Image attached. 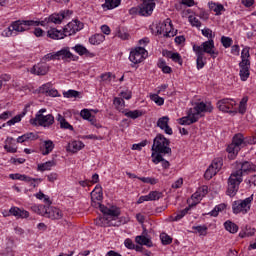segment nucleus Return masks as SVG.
Masks as SVG:
<instances>
[{"label": "nucleus", "instance_id": "f257e3e1", "mask_svg": "<svg viewBox=\"0 0 256 256\" xmlns=\"http://www.w3.org/2000/svg\"><path fill=\"white\" fill-rule=\"evenodd\" d=\"M91 205L92 207H95V209H100L101 213L104 215V217L99 218L96 222L97 225H109V222L105 221H113L121 215V210L117 206L107 208L105 205L101 204V202H97L96 200H92Z\"/></svg>", "mask_w": 256, "mask_h": 256}, {"label": "nucleus", "instance_id": "f03ea898", "mask_svg": "<svg viewBox=\"0 0 256 256\" xmlns=\"http://www.w3.org/2000/svg\"><path fill=\"white\" fill-rule=\"evenodd\" d=\"M170 143L169 139L165 138V135L157 134L153 140L152 153H155V155H171Z\"/></svg>", "mask_w": 256, "mask_h": 256}, {"label": "nucleus", "instance_id": "7ed1b4c3", "mask_svg": "<svg viewBox=\"0 0 256 256\" xmlns=\"http://www.w3.org/2000/svg\"><path fill=\"white\" fill-rule=\"evenodd\" d=\"M250 57L251 54L249 53V47L243 48L241 52V61L239 63V76L241 81H247L249 79V75H251V60H249Z\"/></svg>", "mask_w": 256, "mask_h": 256}, {"label": "nucleus", "instance_id": "20e7f679", "mask_svg": "<svg viewBox=\"0 0 256 256\" xmlns=\"http://www.w3.org/2000/svg\"><path fill=\"white\" fill-rule=\"evenodd\" d=\"M247 143H251V142L247 141L243 137V134H236L232 139V143L227 147V153H229V158L235 159L239 151H241V147H245Z\"/></svg>", "mask_w": 256, "mask_h": 256}, {"label": "nucleus", "instance_id": "39448f33", "mask_svg": "<svg viewBox=\"0 0 256 256\" xmlns=\"http://www.w3.org/2000/svg\"><path fill=\"white\" fill-rule=\"evenodd\" d=\"M243 183V176L241 175V171H233L228 178V188L227 195L229 197H235L237 195V191H239V186Z\"/></svg>", "mask_w": 256, "mask_h": 256}, {"label": "nucleus", "instance_id": "423d86ee", "mask_svg": "<svg viewBox=\"0 0 256 256\" xmlns=\"http://www.w3.org/2000/svg\"><path fill=\"white\" fill-rule=\"evenodd\" d=\"M251 203H253V194L244 199V200H236L232 204V210L235 215H239V213H242V215H247L248 211H251Z\"/></svg>", "mask_w": 256, "mask_h": 256}, {"label": "nucleus", "instance_id": "0eeeda50", "mask_svg": "<svg viewBox=\"0 0 256 256\" xmlns=\"http://www.w3.org/2000/svg\"><path fill=\"white\" fill-rule=\"evenodd\" d=\"M31 125H39L40 127H51L55 123V117L52 114L35 115L34 119L30 120Z\"/></svg>", "mask_w": 256, "mask_h": 256}, {"label": "nucleus", "instance_id": "6e6552de", "mask_svg": "<svg viewBox=\"0 0 256 256\" xmlns=\"http://www.w3.org/2000/svg\"><path fill=\"white\" fill-rule=\"evenodd\" d=\"M235 105H237V102L229 98H224L217 102V107L222 113H232L233 115H237V110H232Z\"/></svg>", "mask_w": 256, "mask_h": 256}, {"label": "nucleus", "instance_id": "1a4fd4ad", "mask_svg": "<svg viewBox=\"0 0 256 256\" xmlns=\"http://www.w3.org/2000/svg\"><path fill=\"white\" fill-rule=\"evenodd\" d=\"M40 211L42 212L43 217H46L47 219H63V212L59 208L53 206H41Z\"/></svg>", "mask_w": 256, "mask_h": 256}, {"label": "nucleus", "instance_id": "9d476101", "mask_svg": "<svg viewBox=\"0 0 256 256\" xmlns=\"http://www.w3.org/2000/svg\"><path fill=\"white\" fill-rule=\"evenodd\" d=\"M147 55V50L144 47H137L130 52L129 60L134 65H137L145 60V56Z\"/></svg>", "mask_w": 256, "mask_h": 256}, {"label": "nucleus", "instance_id": "9b49d317", "mask_svg": "<svg viewBox=\"0 0 256 256\" xmlns=\"http://www.w3.org/2000/svg\"><path fill=\"white\" fill-rule=\"evenodd\" d=\"M155 9V0H142V3L139 5V15L141 17H149L153 14Z\"/></svg>", "mask_w": 256, "mask_h": 256}, {"label": "nucleus", "instance_id": "f8f14e48", "mask_svg": "<svg viewBox=\"0 0 256 256\" xmlns=\"http://www.w3.org/2000/svg\"><path fill=\"white\" fill-rule=\"evenodd\" d=\"M190 110H192V114L195 117H198L199 120L201 113H211L213 111V106L211 103L205 104V102H200L197 103L194 108H190Z\"/></svg>", "mask_w": 256, "mask_h": 256}, {"label": "nucleus", "instance_id": "ddd939ff", "mask_svg": "<svg viewBox=\"0 0 256 256\" xmlns=\"http://www.w3.org/2000/svg\"><path fill=\"white\" fill-rule=\"evenodd\" d=\"M158 33H160V35H163L164 37H175V35H177V30L173 29V23H171V19L168 18L161 25Z\"/></svg>", "mask_w": 256, "mask_h": 256}, {"label": "nucleus", "instance_id": "4468645a", "mask_svg": "<svg viewBox=\"0 0 256 256\" xmlns=\"http://www.w3.org/2000/svg\"><path fill=\"white\" fill-rule=\"evenodd\" d=\"M33 24L34 22H30V20H18L12 22L11 28L15 33H23L25 31H29L31 25Z\"/></svg>", "mask_w": 256, "mask_h": 256}, {"label": "nucleus", "instance_id": "2eb2a0df", "mask_svg": "<svg viewBox=\"0 0 256 256\" xmlns=\"http://www.w3.org/2000/svg\"><path fill=\"white\" fill-rule=\"evenodd\" d=\"M81 29H83V23L78 20H73L64 27L63 31L66 37H69L71 35H75V33H77V31H81Z\"/></svg>", "mask_w": 256, "mask_h": 256}, {"label": "nucleus", "instance_id": "dca6fc26", "mask_svg": "<svg viewBox=\"0 0 256 256\" xmlns=\"http://www.w3.org/2000/svg\"><path fill=\"white\" fill-rule=\"evenodd\" d=\"M200 47L204 54L208 53V55H211V57H213V59H215L217 57V55H219V52H215V50H214L215 49V41L213 39L203 42Z\"/></svg>", "mask_w": 256, "mask_h": 256}, {"label": "nucleus", "instance_id": "f3484780", "mask_svg": "<svg viewBox=\"0 0 256 256\" xmlns=\"http://www.w3.org/2000/svg\"><path fill=\"white\" fill-rule=\"evenodd\" d=\"M193 51L197 56L196 65L197 69H203L205 67V54L203 53V48L201 46L194 45Z\"/></svg>", "mask_w": 256, "mask_h": 256}, {"label": "nucleus", "instance_id": "a211bd4d", "mask_svg": "<svg viewBox=\"0 0 256 256\" xmlns=\"http://www.w3.org/2000/svg\"><path fill=\"white\" fill-rule=\"evenodd\" d=\"M157 127L164 131L166 135H173V129L169 127V116H163L158 119Z\"/></svg>", "mask_w": 256, "mask_h": 256}, {"label": "nucleus", "instance_id": "6ab92c4d", "mask_svg": "<svg viewBox=\"0 0 256 256\" xmlns=\"http://www.w3.org/2000/svg\"><path fill=\"white\" fill-rule=\"evenodd\" d=\"M30 73H32V75H45L49 73V64L39 62L31 68Z\"/></svg>", "mask_w": 256, "mask_h": 256}, {"label": "nucleus", "instance_id": "aec40b11", "mask_svg": "<svg viewBox=\"0 0 256 256\" xmlns=\"http://www.w3.org/2000/svg\"><path fill=\"white\" fill-rule=\"evenodd\" d=\"M207 193H209V187L204 185L198 188V190L191 197L194 201V203H192V206L195 207V205H197V203H199V201H201V199H203V197H205Z\"/></svg>", "mask_w": 256, "mask_h": 256}, {"label": "nucleus", "instance_id": "412c9836", "mask_svg": "<svg viewBox=\"0 0 256 256\" xmlns=\"http://www.w3.org/2000/svg\"><path fill=\"white\" fill-rule=\"evenodd\" d=\"M237 169L236 171H240L241 172V176L243 177V173H251V172H256V165L249 162V161H244V162H240L237 165Z\"/></svg>", "mask_w": 256, "mask_h": 256}, {"label": "nucleus", "instance_id": "4be33fe9", "mask_svg": "<svg viewBox=\"0 0 256 256\" xmlns=\"http://www.w3.org/2000/svg\"><path fill=\"white\" fill-rule=\"evenodd\" d=\"M198 121V117L193 115V110H188L187 116L180 118L178 123L180 125H193V123H197Z\"/></svg>", "mask_w": 256, "mask_h": 256}, {"label": "nucleus", "instance_id": "5701e85b", "mask_svg": "<svg viewBox=\"0 0 256 256\" xmlns=\"http://www.w3.org/2000/svg\"><path fill=\"white\" fill-rule=\"evenodd\" d=\"M10 215L16 217V219H27L29 217V212L27 210H23L19 207H11L9 209Z\"/></svg>", "mask_w": 256, "mask_h": 256}, {"label": "nucleus", "instance_id": "b1692460", "mask_svg": "<svg viewBox=\"0 0 256 256\" xmlns=\"http://www.w3.org/2000/svg\"><path fill=\"white\" fill-rule=\"evenodd\" d=\"M164 154H155L152 153L151 157H152V163H154L155 165H159V163H162V167L163 169H169V167L171 166V164L169 163V161L165 160L163 158Z\"/></svg>", "mask_w": 256, "mask_h": 256}, {"label": "nucleus", "instance_id": "393cba45", "mask_svg": "<svg viewBox=\"0 0 256 256\" xmlns=\"http://www.w3.org/2000/svg\"><path fill=\"white\" fill-rule=\"evenodd\" d=\"M56 55L59 60L67 61V59H73L74 55L71 53V48L69 47H64L61 50L56 52Z\"/></svg>", "mask_w": 256, "mask_h": 256}, {"label": "nucleus", "instance_id": "a878e982", "mask_svg": "<svg viewBox=\"0 0 256 256\" xmlns=\"http://www.w3.org/2000/svg\"><path fill=\"white\" fill-rule=\"evenodd\" d=\"M47 37H49L50 39L59 40V39H65V37L67 36L64 30L61 31L56 28H51L50 30L47 31Z\"/></svg>", "mask_w": 256, "mask_h": 256}, {"label": "nucleus", "instance_id": "bb28decb", "mask_svg": "<svg viewBox=\"0 0 256 256\" xmlns=\"http://www.w3.org/2000/svg\"><path fill=\"white\" fill-rule=\"evenodd\" d=\"M85 147V144L79 140L72 141L68 144V151L70 153H78V151H81Z\"/></svg>", "mask_w": 256, "mask_h": 256}, {"label": "nucleus", "instance_id": "cd10ccee", "mask_svg": "<svg viewBox=\"0 0 256 256\" xmlns=\"http://www.w3.org/2000/svg\"><path fill=\"white\" fill-rule=\"evenodd\" d=\"M63 19H65V13L52 14L48 18H45V21H47V23H55V25H60V23L63 22Z\"/></svg>", "mask_w": 256, "mask_h": 256}, {"label": "nucleus", "instance_id": "c85d7f7f", "mask_svg": "<svg viewBox=\"0 0 256 256\" xmlns=\"http://www.w3.org/2000/svg\"><path fill=\"white\" fill-rule=\"evenodd\" d=\"M72 49H74V51H76L78 55H86V57H95V54L89 52V50H87L85 46L81 44L75 45L74 47H72Z\"/></svg>", "mask_w": 256, "mask_h": 256}, {"label": "nucleus", "instance_id": "c756f323", "mask_svg": "<svg viewBox=\"0 0 256 256\" xmlns=\"http://www.w3.org/2000/svg\"><path fill=\"white\" fill-rule=\"evenodd\" d=\"M36 139H38V136L35 135V133L33 132H29L23 134L22 136H19L17 138V143H25V141H35Z\"/></svg>", "mask_w": 256, "mask_h": 256}, {"label": "nucleus", "instance_id": "7c9ffc66", "mask_svg": "<svg viewBox=\"0 0 256 256\" xmlns=\"http://www.w3.org/2000/svg\"><path fill=\"white\" fill-rule=\"evenodd\" d=\"M136 243H138V245H145L146 247H153V242L151 241V239L147 238L146 236H136L135 238Z\"/></svg>", "mask_w": 256, "mask_h": 256}, {"label": "nucleus", "instance_id": "2f4dec72", "mask_svg": "<svg viewBox=\"0 0 256 256\" xmlns=\"http://www.w3.org/2000/svg\"><path fill=\"white\" fill-rule=\"evenodd\" d=\"M121 5V0H105V3L102 4L103 9H115Z\"/></svg>", "mask_w": 256, "mask_h": 256}, {"label": "nucleus", "instance_id": "473e14b6", "mask_svg": "<svg viewBox=\"0 0 256 256\" xmlns=\"http://www.w3.org/2000/svg\"><path fill=\"white\" fill-rule=\"evenodd\" d=\"M103 41H105V35L103 34H94L89 38V43H91V45H101Z\"/></svg>", "mask_w": 256, "mask_h": 256}, {"label": "nucleus", "instance_id": "72a5a7b5", "mask_svg": "<svg viewBox=\"0 0 256 256\" xmlns=\"http://www.w3.org/2000/svg\"><path fill=\"white\" fill-rule=\"evenodd\" d=\"M55 165H57V162H55V160L47 161L38 165V171H51V168L55 167Z\"/></svg>", "mask_w": 256, "mask_h": 256}, {"label": "nucleus", "instance_id": "f704fd0d", "mask_svg": "<svg viewBox=\"0 0 256 256\" xmlns=\"http://www.w3.org/2000/svg\"><path fill=\"white\" fill-rule=\"evenodd\" d=\"M44 149H42V155H49L55 149V144L51 140L44 141L43 145Z\"/></svg>", "mask_w": 256, "mask_h": 256}, {"label": "nucleus", "instance_id": "c9c22d12", "mask_svg": "<svg viewBox=\"0 0 256 256\" xmlns=\"http://www.w3.org/2000/svg\"><path fill=\"white\" fill-rule=\"evenodd\" d=\"M191 207H193L192 204H190L185 209L178 211L176 215L172 218V221H181V219H183L185 215L189 213V210L191 209Z\"/></svg>", "mask_w": 256, "mask_h": 256}, {"label": "nucleus", "instance_id": "e433bc0d", "mask_svg": "<svg viewBox=\"0 0 256 256\" xmlns=\"http://www.w3.org/2000/svg\"><path fill=\"white\" fill-rule=\"evenodd\" d=\"M224 227H225L226 231H228L229 233H232V234H235V233H237V231H239V226H237V224H235L229 220L224 223Z\"/></svg>", "mask_w": 256, "mask_h": 256}, {"label": "nucleus", "instance_id": "4c0bfd02", "mask_svg": "<svg viewBox=\"0 0 256 256\" xmlns=\"http://www.w3.org/2000/svg\"><path fill=\"white\" fill-rule=\"evenodd\" d=\"M125 117H129L130 119H139L143 115V112L139 110H133V111H124L123 112Z\"/></svg>", "mask_w": 256, "mask_h": 256}, {"label": "nucleus", "instance_id": "58836bf2", "mask_svg": "<svg viewBox=\"0 0 256 256\" xmlns=\"http://www.w3.org/2000/svg\"><path fill=\"white\" fill-rule=\"evenodd\" d=\"M209 8L211 9V11H214V13H216V15H221V12L224 9L222 4H217L215 2L209 3Z\"/></svg>", "mask_w": 256, "mask_h": 256}, {"label": "nucleus", "instance_id": "ea45409f", "mask_svg": "<svg viewBox=\"0 0 256 256\" xmlns=\"http://www.w3.org/2000/svg\"><path fill=\"white\" fill-rule=\"evenodd\" d=\"M210 167L214 168L217 172L221 171V167H223V159L215 158Z\"/></svg>", "mask_w": 256, "mask_h": 256}, {"label": "nucleus", "instance_id": "a19ab883", "mask_svg": "<svg viewBox=\"0 0 256 256\" xmlns=\"http://www.w3.org/2000/svg\"><path fill=\"white\" fill-rule=\"evenodd\" d=\"M226 207L227 206L225 204H219L215 206V208L209 213V215H211V217H217V215H219L221 211H224Z\"/></svg>", "mask_w": 256, "mask_h": 256}, {"label": "nucleus", "instance_id": "79ce46f5", "mask_svg": "<svg viewBox=\"0 0 256 256\" xmlns=\"http://www.w3.org/2000/svg\"><path fill=\"white\" fill-rule=\"evenodd\" d=\"M216 173H218L216 169L212 166H209L204 174V177L209 181V179H213V177H215Z\"/></svg>", "mask_w": 256, "mask_h": 256}, {"label": "nucleus", "instance_id": "37998d69", "mask_svg": "<svg viewBox=\"0 0 256 256\" xmlns=\"http://www.w3.org/2000/svg\"><path fill=\"white\" fill-rule=\"evenodd\" d=\"M221 43L225 49H229L233 45V39L231 37L222 36Z\"/></svg>", "mask_w": 256, "mask_h": 256}, {"label": "nucleus", "instance_id": "c03bdc74", "mask_svg": "<svg viewBox=\"0 0 256 256\" xmlns=\"http://www.w3.org/2000/svg\"><path fill=\"white\" fill-rule=\"evenodd\" d=\"M150 99L159 107H161V105L165 103V99H163V97L158 96L157 94H151Z\"/></svg>", "mask_w": 256, "mask_h": 256}, {"label": "nucleus", "instance_id": "a18cd8bd", "mask_svg": "<svg viewBox=\"0 0 256 256\" xmlns=\"http://www.w3.org/2000/svg\"><path fill=\"white\" fill-rule=\"evenodd\" d=\"M160 239H161L163 245H171V243H173V238H171V236L167 235V233H161Z\"/></svg>", "mask_w": 256, "mask_h": 256}, {"label": "nucleus", "instance_id": "49530a36", "mask_svg": "<svg viewBox=\"0 0 256 256\" xmlns=\"http://www.w3.org/2000/svg\"><path fill=\"white\" fill-rule=\"evenodd\" d=\"M161 197H163V194L157 191H152L148 194L149 201H159Z\"/></svg>", "mask_w": 256, "mask_h": 256}, {"label": "nucleus", "instance_id": "de8ad7c7", "mask_svg": "<svg viewBox=\"0 0 256 256\" xmlns=\"http://www.w3.org/2000/svg\"><path fill=\"white\" fill-rule=\"evenodd\" d=\"M23 117H25V113L16 115L15 117H13L9 121H7L6 125L11 127V125H15V123H20V121H21V119H23Z\"/></svg>", "mask_w": 256, "mask_h": 256}, {"label": "nucleus", "instance_id": "09e8293b", "mask_svg": "<svg viewBox=\"0 0 256 256\" xmlns=\"http://www.w3.org/2000/svg\"><path fill=\"white\" fill-rule=\"evenodd\" d=\"M91 199L92 201H102L103 200V192H101V190H99L97 192V190H93L91 192Z\"/></svg>", "mask_w": 256, "mask_h": 256}, {"label": "nucleus", "instance_id": "8fccbe9b", "mask_svg": "<svg viewBox=\"0 0 256 256\" xmlns=\"http://www.w3.org/2000/svg\"><path fill=\"white\" fill-rule=\"evenodd\" d=\"M202 35L204 37H207V39H209V40L214 39V37H215V34L213 33V30H211L210 28L202 29Z\"/></svg>", "mask_w": 256, "mask_h": 256}, {"label": "nucleus", "instance_id": "3c124183", "mask_svg": "<svg viewBox=\"0 0 256 256\" xmlns=\"http://www.w3.org/2000/svg\"><path fill=\"white\" fill-rule=\"evenodd\" d=\"M102 81H107L108 83H111V81H115V75L113 73L108 72L101 75Z\"/></svg>", "mask_w": 256, "mask_h": 256}, {"label": "nucleus", "instance_id": "603ef678", "mask_svg": "<svg viewBox=\"0 0 256 256\" xmlns=\"http://www.w3.org/2000/svg\"><path fill=\"white\" fill-rule=\"evenodd\" d=\"M188 21L191 23L192 27H197V29L201 27V21H199L197 17L189 16Z\"/></svg>", "mask_w": 256, "mask_h": 256}, {"label": "nucleus", "instance_id": "864d4df0", "mask_svg": "<svg viewBox=\"0 0 256 256\" xmlns=\"http://www.w3.org/2000/svg\"><path fill=\"white\" fill-rule=\"evenodd\" d=\"M171 59L172 61H174V63H178V65H183V59L181 58L180 53H172Z\"/></svg>", "mask_w": 256, "mask_h": 256}, {"label": "nucleus", "instance_id": "5fc2aeb1", "mask_svg": "<svg viewBox=\"0 0 256 256\" xmlns=\"http://www.w3.org/2000/svg\"><path fill=\"white\" fill-rule=\"evenodd\" d=\"M64 97L67 99H72V97H79V92L76 90H68L67 92L63 93Z\"/></svg>", "mask_w": 256, "mask_h": 256}, {"label": "nucleus", "instance_id": "6e6d98bb", "mask_svg": "<svg viewBox=\"0 0 256 256\" xmlns=\"http://www.w3.org/2000/svg\"><path fill=\"white\" fill-rule=\"evenodd\" d=\"M147 146V140H144L138 144H133L132 145V150L133 151H141V149H143V147Z\"/></svg>", "mask_w": 256, "mask_h": 256}, {"label": "nucleus", "instance_id": "4d7b16f0", "mask_svg": "<svg viewBox=\"0 0 256 256\" xmlns=\"http://www.w3.org/2000/svg\"><path fill=\"white\" fill-rule=\"evenodd\" d=\"M42 93H48V95L50 96V97H57V94L59 93V92H57V90H50L49 91V88H47V85H44L43 87H42Z\"/></svg>", "mask_w": 256, "mask_h": 256}, {"label": "nucleus", "instance_id": "13d9d810", "mask_svg": "<svg viewBox=\"0 0 256 256\" xmlns=\"http://www.w3.org/2000/svg\"><path fill=\"white\" fill-rule=\"evenodd\" d=\"M58 60L57 52L48 53L43 57L44 61Z\"/></svg>", "mask_w": 256, "mask_h": 256}, {"label": "nucleus", "instance_id": "bf43d9fd", "mask_svg": "<svg viewBox=\"0 0 256 256\" xmlns=\"http://www.w3.org/2000/svg\"><path fill=\"white\" fill-rule=\"evenodd\" d=\"M80 116L82 118H84L86 121H88V119L92 118L93 115H91V111H89V109H83L80 112Z\"/></svg>", "mask_w": 256, "mask_h": 256}, {"label": "nucleus", "instance_id": "052dcab7", "mask_svg": "<svg viewBox=\"0 0 256 256\" xmlns=\"http://www.w3.org/2000/svg\"><path fill=\"white\" fill-rule=\"evenodd\" d=\"M195 231L199 233L200 235H207V226H196L194 227Z\"/></svg>", "mask_w": 256, "mask_h": 256}, {"label": "nucleus", "instance_id": "680f3d73", "mask_svg": "<svg viewBox=\"0 0 256 256\" xmlns=\"http://www.w3.org/2000/svg\"><path fill=\"white\" fill-rule=\"evenodd\" d=\"M10 117H13V112L11 111H5L2 114H0V119L2 121H7V119H10Z\"/></svg>", "mask_w": 256, "mask_h": 256}, {"label": "nucleus", "instance_id": "e2e57ef3", "mask_svg": "<svg viewBox=\"0 0 256 256\" xmlns=\"http://www.w3.org/2000/svg\"><path fill=\"white\" fill-rule=\"evenodd\" d=\"M14 33H15V32H14L13 28H12L11 25H10L8 28H6V29L3 31L2 35H3V37H11V36H13Z\"/></svg>", "mask_w": 256, "mask_h": 256}, {"label": "nucleus", "instance_id": "0e129e2a", "mask_svg": "<svg viewBox=\"0 0 256 256\" xmlns=\"http://www.w3.org/2000/svg\"><path fill=\"white\" fill-rule=\"evenodd\" d=\"M117 37H119V39H122L123 41L129 39V34L125 31L119 30L117 32Z\"/></svg>", "mask_w": 256, "mask_h": 256}, {"label": "nucleus", "instance_id": "69168bd1", "mask_svg": "<svg viewBox=\"0 0 256 256\" xmlns=\"http://www.w3.org/2000/svg\"><path fill=\"white\" fill-rule=\"evenodd\" d=\"M60 127L61 129H69L70 131H73V126L69 124V122H67L66 119H64V121L61 122Z\"/></svg>", "mask_w": 256, "mask_h": 256}, {"label": "nucleus", "instance_id": "338daca9", "mask_svg": "<svg viewBox=\"0 0 256 256\" xmlns=\"http://www.w3.org/2000/svg\"><path fill=\"white\" fill-rule=\"evenodd\" d=\"M124 245L127 249H135V244L133 243V240L127 238L125 241H124Z\"/></svg>", "mask_w": 256, "mask_h": 256}, {"label": "nucleus", "instance_id": "774afa93", "mask_svg": "<svg viewBox=\"0 0 256 256\" xmlns=\"http://www.w3.org/2000/svg\"><path fill=\"white\" fill-rule=\"evenodd\" d=\"M114 105H116L117 107H124L125 106V100H123V98H114Z\"/></svg>", "mask_w": 256, "mask_h": 256}]
</instances>
